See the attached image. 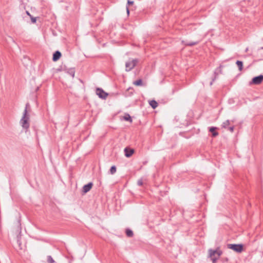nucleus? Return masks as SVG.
Here are the masks:
<instances>
[{
    "instance_id": "1",
    "label": "nucleus",
    "mask_w": 263,
    "mask_h": 263,
    "mask_svg": "<svg viewBox=\"0 0 263 263\" xmlns=\"http://www.w3.org/2000/svg\"><path fill=\"white\" fill-rule=\"evenodd\" d=\"M29 107V104L27 103L26 104L23 116L20 121L22 126L25 129L28 130L30 126L29 115L28 114V108Z\"/></svg>"
},
{
    "instance_id": "2",
    "label": "nucleus",
    "mask_w": 263,
    "mask_h": 263,
    "mask_svg": "<svg viewBox=\"0 0 263 263\" xmlns=\"http://www.w3.org/2000/svg\"><path fill=\"white\" fill-rule=\"evenodd\" d=\"M209 256L211 257L213 263H216L217 260L219 258L222 254V251L219 248H217L216 250H209Z\"/></svg>"
},
{
    "instance_id": "3",
    "label": "nucleus",
    "mask_w": 263,
    "mask_h": 263,
    "mask_svg": "<svg viewBox=\"0 0 263 263\" xmlns=\"http://www.w3.org/2000/svg\"><path fill=\"white\" fill-rule=\"evenodd\" d=\"M138 62V59H133L132 61H128L125 64L126 71H129L133 69Z\"/></svg>"
},
{
    "instance_id": "4",
    "label": "nucleus",
    "mask_w": 263,
    "mask_h": 263,
    "mask_svg": "<svg viewBox=\"0 0 263 263\" xmlns=\"http://www.w3.org/2000/svg\"><path fill=\"white\" fill-rule=\"evenodd\" d=\"M228 248L240 253L242 252L243 250V246L241 244H228Z\"/></svg>"
},
{
    "instance_id": "5",
    "label": "nucleus",
    "mask_w": 263,
    "mask_h": 263,
    "mask_svg": "<svg viewBox=\"0 0 263 263\" xmlns=\"http://www.w3.org/2000/svg\"><path fill=\"white\" fill-rule=\"evenodd\" d=\"M96 94L100 98L103 99H105L108 96V93L105 92L102 88H97L96 89Z\"/></svg>"
},
{
    "instance_id": "6",
    "label": "nucleus",
    "mask_w": 263,
    "mask_h": 263,
    "mask_svg": "<svg viewBox=\"0 0 263 263\" xmlns=\"http://www.w3.org/2000/svg\"><path fill=\"white\" fill-rule=\"evenodd\" d=\"M263 81V75H259L258 76L253 78L251 82V84L258 85Z\"/></svg>"
},
{
    "instance_id": "7",
    "label": "nucleus",
    "mask_w": 263,
    "mask_h": 263,
    "mask_svg": "<svg viewBox=\"0 0 263 263\" xmlns=\"http://www.w3.org/2000/svg\"><path fill=\"white\" fill-rule=\"evenodd\" d=\"M92 185H93V184H92V182H89L88 184H85L83 187V192L84 193H87L88 192H89L91 190V189L92 187Z\"/></svg>"
},
{
    "instance_id": "8",
    "label": "nucleus",
    "mask_w": 263,
    "mask_h": 263,
    "mask_svg": "<svg viewBox=\"0 0 263 263\" xmlns=\"http://www.w3.org/2000/svg\"><path fill=\"white\" fill-rule=\"evenodd\" d=\"M125 155L127 157H130L134 153V150L133 149L129 148L126 147L124 149Z\"/></svg>"
},
{
    "instance_id": "9",
    "label": "nucleus",
    "mask_w": 263,
    "mask_h": 263,
    "mask_svg": "<svg viewBox=\"0 0 263 263\" xmlns=\"http://www.w3.org/2000/svg\"><path fill=\"white\" fill-rule=\"evenodd\" d=\"M61 57V52L59 51H56L53 54L52 60L54 62L57 61Z\"/></svg>"
},
{
    "instance_id": "10",
    "label": "nucleus",
    "mask_w": 263,
    "mask_h": 263,
    "mask_svg": "<svg viewBox=\"0 0 263 263\" xmlns=\"http://www.w3.org/2000/svg\"><path fill=\"white\" fill-rule=\"evenodd\" d=\"M216 129L217 127H211L209 128V132L212 133L213 137H215L218 135V133L216 131Z\"/></svg>"
},
{
    "instance_id": "11",
    "label": "nucleus",
    "mask_w": 263,
    "mask_h": 263,
    "mask_svg": "<svg viewBox=\"0 0 263 263\" xmlns=\"http://www.w3.org/2000/svg\"><path fill=\"white\" fill-rule=\"evenodd\" d=\"M231 125V121L229 120H227L226 121L223 122L222 124V127L228 129L229 126Z\"/></svg>"
},
{
    "instance_id": "12",
    "label": "nucleus",
    "mask_w": 263,
    "mask_h": 263,
    "mask_svg": "<svg viewBox=\"0 0 263 263\" xmlns=\"http://www.w3.org/2000/svg\"><path fill=\"white\" fill-rule=\"evenodd\" d=\"M149 104L153 109H155L158 106V103L155 100L150 101Z\"/></svg>"
},
{
    "instance_id": "13",
    "label": "nucleus",
    "mask_w": 263,
    "mask_h": 263,
    "mask_svg": "<svg viewBox=\"0 0 263 263\" xmlns=\"http://www.w3.org/2000/svg\"><path fill=\"white\" fill-rule=\"evenodd\" d=\"M123 119L125 121H129L130 123L132 122L133 120L130 116V115L128 114H126L123 117Z\"/></svg>"
},
{
    "instance_id": "14",
    "label": "nucleus",
    "mask_w": 263,
    "mask_h": 263,
    "mask_svg": "<svg viewBox=\"0 0 263 263\" xmlns=\"http://www.w3.org/2000/svg\"><path fill=\"white\" fill-rule=\"evenodd\" d=\"M125 233L126 236L129 237H132L134 235L133 231L128 229H126Z\"/></svg>"
},
{
    "instance_id": "15",
    "label": "nucleus",
    "mask_w": 263,
    "mask_h": 263,
    "mask_svg": "<svg viewBox=\"0 0 263 263\" xmlns=\"http://www.w3.org/2000/svg\"><path fill=\"white\" fill-rule=\"evenodd\" d=\"M237 66L238 67L239 71H241L243 68V63L241 61H237L236 63Z\"/></svg>"
},
{
    "instance_id": "16",
    "label": "nucleus",
    "mask_w": 263,
    "mask_h": 263,
    "mask_svg": "<svg viewBox=\"0 0 263 263\" xmlns=\"http://www.w3.org/2000/svg\"><path fill=\"white\" fill-rule=\"evenodd\" d=\"M133 84L136 86L142 85V81L141 79H138L134 82Z\"/></svg>"
},
{
    "instance_id": "17",
    "label": "nucleus",
    "mask_w": 263,
    "mask_h": 263,
    "mask_svg": "<svg viewBox=\"0 0 263 263\" xmlns=\"http://www.w3.org/2000/svg\"><path fill=\"white\" fill-rule=\"evenodd\" d=\"M116 167L115 165L112 166L109 170L110 173L112 175L114 174L116 172Z\"/></svg>"
},
{
    "instance_id": "18",
    "label": "nucleus",
    "mask_w": 263,
    "mask_h": 263,
    "mask_svg": "<svg viewBox=\"0 0 263 263\" xmlns=\"http://www.w3.org/2000/svg\"><path fill=\"white\" fill-rule=\"evenodd\" d=\"M68 73L70 75L72 78L74 77L75 71L73 69H70L68 71Z\"/></svg>"
},
{
    "instance_id": "19",
    "label": "nucleus",
    "mask_w": 263,
    "mask_h": 263,
    "mask_svg": "<svg viewBox=\"0 0 263 263\" xmlns=\"http://www.w3.org/2000/svg\"><path fill=\"white\" fill-rule=\"evenodd\" d=\"M198 43L197 42H190L186 44V46H193L197 45Z\"/></svg>"
},
{
    "instance_id": "20",
    "label": "nucleus",
    "mask_w": 263,
    "mask_h": 263,
    "mask_svg": "<svg viewBox=\"0 0 263 263\" xmlns=\"http://www.w3.org/2000/svg\"><path fill=\"white\" fill-rule=\"evenodd\" d=\"M47 261L48 263H54V260H53V259L52 258V257L51 256H48Z\"/></svg>"
},
{
    "instance_id": "21",
    "label": "nucleus",
    "mask_w": 263,
    "mask_h": 263,
    "mask_svg": "<svg viewBox=\"0 0 263 263\" xmlns=\"http://www.w3.org/2000/svg\"><path fill=\"white\" fill-rule=\"evenodd\" d=\"M228 129L231 133H233L234 130V126H230L228 127Z\"/></svg>"
},
{
    "instance_id": "22",
    "label": "nucleus",
    "mask_w": 263,
    "mask_h": 263,
    "mask_svg": "<svg viewBox=\"0 0 263 263\" xmlns=\"http://www.w3.org/2000/svg\"><path fill=\"white\" fill-rule=\"evenodd\" d=\"M137 184L139 186H142L143 185V181L142 179H140L137 182Z\"/></svg>"
},
{
    "instance_id": "23",
    "label": "nucleus",
    "mask_w": 263,
    "mask_h": 263,
    "mask_svg": "<svg viewBox=\"0 0 263 263\" xmlns=\"http://www.w3.org/2000/svg\"><path fill=\"white\" fill-rule=\"evenodd\" d=\"M214 74H215V77H214V78L213 79L212 81L210 83V85H212L213 84V82L214 81V80L216 79V75H217V73L216 72H214Z\"/></svg>"
},
{
    "instance_id": "24",
    "label": "nucleus",
    "mask_w": 263,
    "mask_h": 263,
    "mask_svg": "<svg viewBox=\"0 0 263 263\" xmlns=\"http://www.w3.org/2000/svg\"><path fill=\"white\" fill-rule=\"evenodd\" d=\"M134 4V2L133 1H130L129 0H128L127 1V4L128 5H133Z\"/></svg>"
},
{
    "instance_id": "25",
    "label": "nucleus",
    "mask_w": 263,
    "mask_h": 263,
    "mask_svg": "<svg viewBox=\"0 0 263 263\" xmlns=\"http://www.w3.org/2000/svg\"><path fill=\"white\" fill-rule=\"evenodd\" d=\"M36 18H35V17L31 18V21L32 23H35L36 22Z\"/></svg>"
},
{
    "instance_id": "26",
    "label": "nucleus",
    "mask_w": 263,
    "mask_h": 263,
    "mask_svg": "<svg viewBox=\"0 0 263 263\" xmlns=\"http://www.w3.org/2000/svg\"><path fill=\"white\" fill-rule=\"evenodd\" d=\"M126 11H127V13L128 14H129V8H128V6H127V7H126Z\"/></svg>"
}]
</instances>
